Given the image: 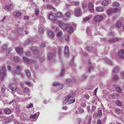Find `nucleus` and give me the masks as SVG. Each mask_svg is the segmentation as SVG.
I'll list each match as a JSON object with an SVG mask.
<instances>
[{"label": "nucleus", "mask_w": 124, "mask_h": 124, "mask_svg": "<svg viewBox=\"0 0 124 124\" xmlns=\"http://www.w3.org/2000/svg\"><path fill=\"white\" fill-rule=\"evenodd\" d=\"M75 95V94L74 93H71L68 95L69 104L74 102L75 101V99L73 98Z\"/></svg>", "instance_id": "1"}, {"label": "nucleus", "mask_w": 124, "mask_h": 124, "mask_svg": "<svg viewBox=\"0 0 124 124\" xmlns=\"http://www.w3.org/2000/svg\"><path fill=\"white\" fill-rule=\"evenodd\" d=\"M62 26H60L61 27H63L65 26V27L64 28L65 29H67L68 32L69 33L71 34L73 32L72 27L71 26L69 27L68 25L67 24L65 23H62Z\"/></svg>", "instance_id": "2"}, {"label": "nucleus", "mask_w": 124, "mask_h": 124, "mask_svg": "<svg viewBox=\"0 0 124 124\" xmlns=\"http://www.w3.org/2000/svg\"><path fill=\"white\" fill-rule=\"evenodd\" d=\"M74 13L75 15L77 17L80 16L82 14L80 8H78L75 9Z\"/></svg>", "instance_id": "3"}, {"label": "nucleus", "mask_w": 124, "mask_h": 124, "mask_svg": "<svg viewBox=\"0 0 124 124\" xmlns=\"http://www.w3.org/2000/svg\"><path fill=\"white\" fill-rule=\"evenodd\" d=\"M103 18V16L101 15H97L95 16L94 17V20L97 22L100 21Z\"/></svg>", "instance_id": "4"}, {"label": "nucleus", "mask_w": 124, "mask_h": 124, "mask_svg": "<svg viewBox=\"0 0 124 124\" xmlns=\"http://www.w3.org/2000/svg\"><path fill=\"white\" fill-rule=\"evenodd\" d=\"M15 50L17 53L20 54H22L23 53V48L22 47H16Z\"/></svg>", "instance_id": "5"}, {"label": "nucleus", "mask_w": 124, "mask_h": 124, "mask_svg": "<svg viewBox=\"0 0 124 124\" xmlns=\"http://www.w3.org/2000/svg\"><path fill=\"white\" fill-rule=\"evenodd\" d=\"M53 85L54 86L56 87L58 85H59V89H61L63 87V85L62 84H60L59 82H54Z\"/></svg>", "instance_id": "6"}, {"label": "nucleus", "mask_w": 124, "mask_h": 124, "mask_svg": "<svg viewBox=\"0 0 124 124\" xmlns=\"http://www.w3.org/2000/svg\"><path fill=\"white\" fill-rule=\"evenodd\" d=\"M69 53L68 47V46H65L64 49V54L66 56L68 57L69 55Z\"/></svg>", "instance_id": "7"}, {"label": "nucleus", "mask_w": 124, "mask_h": 124, "mask_svg": "<svg viewBox=\"0 0 124 124\" xmlns=\"http://www.w3.org/2000/svg\"><path fill=\"white\" fill-rule=\"evenodd\" d=\"M5 86L4 85H3V87L1 89V91L2 92V93H1L0 94V95H1L2 96V97H4L5 96H6V97H7L8 96L7 95H6L5 94V93H4L5 90Z\"/></svg>", "instance_id": "8"}, {"label": "nucleus", "mask_w": 124, "mask_h": 124, "mask_svg": "<svg viewBox=\"0 0 124 124\" xmlns=\"http://www.w3.org/2000/svg\"><path fill=\"white\" fill-rule=\"evenodd\" d=\"M69 99L68 98V95L67 96L64 98L63 99V105H68L69 104Z\"/></svg>", "instance_id": "9"}, {"label": "nucleus", "mask_w": 124, "mask_h": 124, "mask_svg": "<svg viewBox=\"0 0 124 124\" xmlns=\"http://www.w3.org/2000/svg\"><path fill=\"white\" fill-rule=\"evenodd\" d=\"M70 16L71 14L70 12H66L63 16L64 20H67L70 18Z\"/></svg>", "instance_id": "10"}, {"label": "nucleus", "mask_w": 124, "mask_h": 124, "mask_svg": "<svg viewBox=\"0 0 124 124\" xmlns=\"http://www.w3.org/2000/svg\"><path fill=\"white\" fill-rule=\"evenodd\" d=\"M31 50L34 52V53L35 54H37L39 52V51L37 50V47L36 46H34L31 47Z\"/></svg>", "instance_id": "11"}, {"label": "nucleus", "mask_w": 124, "mask_h": 124, "mask_svg": "<svg viewBox=\"0 0 124 124\" xmlns=\"http://www.w3.org/2000/svg\"><path fill=\"white\" fill-rule=\"evenodd\" d=\"M9 86L10 89L12 90L15 91L16 89V85L15 84H11Z\"/></svg>", "instance_id": "12"}, {"label": "nucleus", "mask_w": 124, "mask_h": 124, "mask_svg": "<svg viewBox=\"0 0 124 124\" xmlns=\"http://www.w3.org/2000/svg\"><path fill=\"white\" fill-rule=\"evenodd\" d=\"M21 14V13L19 11L15 12L13 13V16L14 17H18L20 16Z\"/></svg>", "instance_id": "13"}, {"label": "nucleus", "mask_w": 124, "mask_h": 124, "mask_svg": "<svg viewBox=\"0 0 124 124\" xmlns=\"http://www.w3.org/2000/svg\"><path fill=\"white\" fill-rule=\"evenodd\" d=\"M13 5L12 4H11L5 6L4 8L5 9H7L9 10H11L13 8Z\"/></svg>", "instance_id": "14"}, {"label": "nucleus", "mask_w": 124, "mask_h": 124, "mask_svg": "<svg viewBox=\"0 0 124 124\" xmlns=\"http://www.w3.org/2000/svg\"><path fill=\"white\" fill-rule=\"evenodd\" d=\"M88 7L91 12H93L94 10V6L93 4L91 3H89L88 5Z\"/></svg>", "instance_id": "15"}, {"label": "nucleus", "mask_w": 124, "mask_h": 124, "mask_svg": "<svg viewBox=\"0 0 124 124\" xmlns=\"http://www.w3.org/2000/svg\"><path fill=\"white\" fill-rule=\"evenodd\" d=\"M48 17L50 20H55L56 18V17L54 16L52 13L48 15Z\"/></svg>", "instance_id": "16"}, {"label": "nucleus", "mask_w": 124, "mask_h": 124, "mask_svg": "<svg viewBox=\"0 0 124 124\" xmlns=\"http://www.w3.org/2000/svg\"><path fill=\"white\" fill-rule=\"evenodd\" d=\"M118 55L121 58H124V50L122 49L119 52Z\"/></svg>", "instance_id": "17"}, {"label": "nucleus", "mask_w": 124, "mask_h": 124, "mask_svg": "<svg viewBox=\"0 0 124 124\" xmlns=\"http://www.w3.org/2000/svg\"><path fill=\"white\" fill-rule=\"evenodd\" d=\"M122 24V23L120 21H117L116 23V26L118 28L120 27H121Z\"/></svg>", "instance_id": "18"}, {"label": "nucleus", "mask_w": 124, "mask_h": 124, "mask_svg": "<svg viewBox=\"0 0 124 124\" xmlns=\"http://www.w3.org/2000/svg\"><path fill=\"white\" fill-rule=\"evenodd\" d=\"M48 35L49 37L53 38L54 36V33L52 31H50L48 33Z\"/></svg>", "instance_id": "19"}, {"label": "nucleus", "mask_w": 124, "mask_h": 124, "mask_svg": "<svg viewBox=\"0 0 124 124\" xmlns=\"http://www.w3.org/2000/svg\"><path fill=\"white\" fill-rule=\"evenodd\" d=\"M16 68L18 69L19 70H16L15 71L16 73L18 74L20 73V71H21V67L18 65L16 66Z\"/></svg>", "instance_id": "20"}, {"label": "nucleus", "mask_w": 124, "mask_h": 124, "mask_svg": "<svg viewBox=\"0 0 124 124\" xmlns=\"http://www.w3.org/2000/svg\"><path fill=\"white\" fill-rule=\"evenodd\" d=\"M62 35V33L61 30H60L57 33L56 36L57 37L61 38Z\"/></svg>", "instance_id": "21"}, {"label": "nucleus", "mask_w": 124, "mask_h": 124, "mask_svg": "<svg viewBox=\"0 0 124 124\" xmlns=\"http://www.w3.org/2000/svg\"><path fill=\"white\" fill-rule=\"evenodd\" d=\"M103 8L102 7H98L96 8V10L98 12H101L103 11Z\"/></svg>", "instance_id": "22"}, {"label": "nucleus", "mask_w": 124, "mask_h": 124, "mask_svg": "<svg viewBox=\"0 0 124 124\" xmlns=\"http://www.w3.org/2000/svg\"><path fill=\"white\" fill-rule=\"evenodd\" d=\"M53 58V54L51 53H49L47 55V58L49 60Z\"/></svg>", "instance_id": "23"}, {"label": "nucleus", "mask_w": 124, "mask_h": 124, "mask_svg": "<svg viewBox=\"0 0 124 124\" xmlns=\"http://www.w3.org/2000/svg\"><path fill=\"white\" fill-rule=\"evenodd\" d=\"M4 112L7 114H9L11 112V110L9 108H6L4 110Z\"/></svg>", "instance_id": "24"}, {"label": "nucleus", "mask_w": 124, "mask_h": 124, "mask_svg": "<svg viewBox=\"0 0 124 124\" xmlns=\"http://www.w3.org/2000/svg\"><path fill=\"white\" fill-rule=\"evenodd\" d=\"M66 83L67 84L70 83H73V80H71L70 78H69L67 79L65 81Z\"/></svg>", "instance_id": "25"}, {"label": "nucleus", "mask_w": 124, "mask_h": 124, "mask_svg": "<svg viewBox=\"0 0 124 124\" xmlns=\"http://www.w3.org/2000/svg\"><path fill=\"white\" fill-rule=\"evenodd\" d=\"M86 32L87 34L90 35L91 34V30L89 27H87L86 29Z\"/></svg>", "instance_id": "26"}, {"label": "nucleus", "mask_w": 124, "mask_h": 124, "mask_svg": "<svg viewBox=\"0 0 124 124\" xmlns=\"http://www.w3.org/2000/svg\"><path fill=\"white\" fill-rule=\"evenodd\" d=\"M13 59L14 61L16 62H18L19 61V58L16 56H14L13 57Z\"/></svg>", "instance_id": "27"}, {"label": "nucleus", "mask_w": 124, "mask_h": 124, "mask_svg": "<svg viewBox=\"0 0 124 124\" xmlns=\"http://www.w3.org/2000/svg\"><path fill=\"white\" fill-rule=\"evenodd\" d=\"M27 76L28 77H29L31 75V73L29 70H26L25 71Z\"/></svg>", "instance_id": "28"}, {"label": "nucleus", "mask_w": 124, "mask_h": 124, "mask_svg": "<svg viewBox=\"0 0 124 124\" xmlns=\"http://www.w3.org/2000/svg\"><path fill=\"white\" fill-rule=\"evenodd\" d=\"M115 103L119 106H121L122 105V103L120 101L117 100L116 101Z\"/></svg>", "instance_id": "29"}, {"label": "nucleus", "mask_w": 124, "mask_h": 124, "mask_svg": "<svg viewBox=\"0 0 124 124\" xmlns=\"http://www.w3.org/2000/svg\"><path fill=\"white\" fill-rule=\"evenodd\" d=\"M108 3V2L107 0H104L102 2V4L103 6H106L107 5Z\"/></svg>", "instance_id": "30"}, {"label": "nucleus", "mask_w": 124, "mask_h": 124, "mask_svg": "<svg viewBox=\"0 0 124 124\" xmlns=\"http://www.w3.org/2000/svg\"><path fill=\"white\" fill-rule=\"evenodd\" d=\"M23 59L25 62L26 63H28L30 62V60L26 57H23Z\"/></svg>", "instance_id": "31"}, {"label": "nucleus", "mask_w": 124, "mask_h": 124, "mask_svg": "<svg viewBox=\"0 0 124 124\" xmlns=\"http://www.w3.org/2000/svg\"><path fill=\"white\" fill-rule=\"evenodd\" d=\"M12 50V48L11 47H9L6 49V53L7 54H9Z\"/></svg>", "instance_id": "32"}, {"label": "nucleus", "mask_w": 124, "mask_h": 124, "mask_svg": "<svg viewBox=\"0 0 124 124\" xmlns=\"http://www.w3.org/2000/svg\"><path fill=\"white\" fill-rule=\"evenodd\" d=\"M118 40V39L117 38H115L114 39H111L109 40V42H113L117 41Z\"/></svg>", "instance_id": "33"}, {"label": "nucleus", "mask_w": 124, "mask_h": 124, "mask_svg": "<svg viewBox=\"0 0 124 124\" xmlns=\"http://www.w3.org/2000/svg\"><path fill=\"white\" fill-rule=\"evenodd\" d=\"M17 31L18 33L20 34H22L23 32V31L22 29H18Z\"/></svg>", "instance_id": "34"}, {"label": "nucleus", "mask_w": 124, "mask_h": 124, "mask_svg": "<svg viewBox=\"0 0 124 124\" xmlns=\"http://www.w3.org/2000/svg\"><path fill=\"white\" fill-rule=\"evenodd\" d=\"M119 70V68L117 67H116L113 69V72L116 73Z\"/></svg>", "instance_id": "35"}, {"label": "nucleus", "mask_w": 124, "mask_h": 124, "mask_svg": "<svg viewBox=\"0 0 124 124\" xmlns=\"http://www.w3.org/2000/svg\"><path fill=\"white\" fill-rule=\"evenodd\" d=\"M56 16L58 17L61 18L62 16V15L61 12H58L56 13Z\"/></svg>", "instance_id": "36"}, {"label": "nucleus", "mask_w": 124, "mask_h": 124, "mask_svg": "<svg viewBox=\"0 0 124 124\" xmlns=\"http://www.w3.org/2000/svg\"><path fill=\"white\" fill-rule=\"evenodd\" d=\"M90 19V18L89 17H86L84 18L83 19V22L84 23L88 21Z\"/></svg>", "instance_id": "37"}, {"label": "nucleus", "mask_w": 124, "mask_h": 124, "mask_svg": "<svg viewBox=\"0 0 124 124\" xmlns=\"http://www.w3.org/2000/svg\"><path fill=\"white\" fill-rule=\"evenodd\" d=\"M39 12V10L38 8H36L35 10V14L36 16H38Z\"/></svg>", "instance_id": "38"}, {"label": "nucleus", "mask_w": 124, "mask_h": 124, "mask_svg": "<svg viewBox=\"0 0 124 124\" xmlns=\"http://www.w3.org/2000/svg\"><path fill=\"white\" fill-rule=\"evenodd\" d=\"M113 12L112 9H110L107 10V13L108 15H110Z\"/></svg>", "instance_id": "39"}, {"label": "nucleus", "mask_w": 124, "mask_h": 124, "mask_svg": "<svg viewBox=\"0 0 124 124\" xmlns=\"http://www.w3.org/2000/svg\"><path fill=\"white\" fill-rule=\"evenodd\" d=\"M8 46L7 44H4L2 46V49L3 50H5L6 49H7Z\"/></svg>", "instance_id": "40"}, {"label": "nucleus", "mask_w": 124, "mask_h": 124, "mask_svg": "<svg viewBox=\"0 0 124 124\" xmlns=\"http://www.w3.org/2000/svg\"><path fill=\"white\" fill-rule=\"evenodd\" d=\"M116 90L117 92L119 93H121L122 91L121 89L119 87H117L116 89Z\"/></svg>", "instance_id": "41"}, {"label": "nucleus", "mask_w": 124, "mask_h": 124, "mask_svg": "<svg viewBox=\"0 0 124 124\" xmlns=\"http://www.w3.org/2000/svg\"><path fill=\"white\" fill-rule=\"evenodd\" d=\"M118 79V78L116 75H114L112 77V80L113 81L117 80Z\"/></svg>", "instance_id": "42"}, {"label": "nucleus", "mask_w": 124, "mask_h": 124, "mask_svg": "<svg viewBox=\"0 0 124 124\" xmlns=\"http://www.w3.org/2000/svg\"><path fill=\"white\" fill-rule=\"evenodd\" d=\"M105 60V61L107 63L111 65L112 64V62L111 61L109 60L107 58V59Z\"/></svg>", "instance_id": "43"}, {"label": "nucleus", "mask_w": 124, "mask_h": 124, "mask_svg": "<svg viewBox=\"0 0 124 124\" xmlns=\"http://www.w3.org/2000/svg\"><path fill=\"white\" fill-rule=\"evenodd\" d=\"M39 32L40 33H43L45 31L44 29L42 27H41L39 28Z\"/></svg>", "instance_id": "44"}, {"label": "nucleus", "mask_w": 124, "mask_h": 124, "mask_svg": "<svg viewBox=\"0 0 124 124\" xmlns=\"http://www.w3.org/2000/svg\"><path fill=\"white\" fill-rule=\"evenodd\" d=\"M37 116V114H35L33 115H31L30 116V118L32 119H35Z\"/></svg>", "instance_id": "45"}, {"label": "nucleus", "mask_w": 124, "mask_h": 124, "mask_svg": "<svg viewBox=\"0 0 124 124\" xmlns=\"http://www.w3.org/2000/svg\"><path fill=\"white\" fill-rule=\"evenodd\" d=\"M119 3L116 2H114L113 3V5L114 6H118L119 5Z\"/></svg>", "instance_id": "46"}, {"label": "nucleus", "mask_w": 124, "mask_h": 124, "mask_svg": "<svg viewBox=\"0 0 124 124\" xmlns=\"http://www.w3.org/2000/svg\"><path fill=\"white\" fill-rule=\"evenodd\" d=\"M47 7L48 8L51 9L54 11L55 10V8H54L50 5H47Z\"/></svg>", "instance_id": "47"}, {"label": "nucleus", "mask_w": 124, "mask_h": 124, "mask_svg": "<svg viewBox=\"0 0 124 124\" xmlns=\"http://www.w3.org/2000/svg\"><path fill=\"white\" fill-rule=\"evenodd\" d=\"M64 72V70L63 69H62L60 72V76L61 77L63 75Z\"/></svg>", "instance_id": "48"}, {"label": "nucleus", "mask_w": 124, "mask_h": 124, "mask_svg": "<svg viewBox=\"0 0 124 124\" xmlns=\"http://www.w3.org/2000/svg\"><path fill=\"white\" fill-rule=\"evenodd\" d=\"M7 76L6 73L5 72H3L2 74V80L5 77Z\"/></svg>", "instance_id": "49"}, {"label": "nucleus", "mask_w": 124, "mask_h": 124, "mask_svg": "<svg viewBox=\"0 0 124 124\" xmlns=\"http://www.w3.org/2000/svg\"><path fill=\"white\" fill-rule=\"evenodd\" d=\"M62 49L60 47L58 48V53L59 55H60L61 54Z\"/></svg>", "instance_id": "50"}, {"label": "nucleus", "mask_w": 124, "mask_h": 124, "mask_svg": "<svg viewBox=\"0 0 124 124\" xmlns=\"http://www.w3.org/2000/svg\"><path fill=\"white\" fill-rule=\"evenodd\" d=\"M87 6V4L85 3H83L82 5V7L83 8H85Z\"/></svg>", "instance_id": "51"}, {"label": "nucleus", "mask_w": 124, "mask_h": 124, "mask_svg": "<svg viewBox=\"0 0 124 124\" xmlns=\"http://www.w3.org/2000/svg\"><path fill=\"white\" fill-rule=\"evenodd\" d=\"M25 55L27 56H29L31 54L30 52L28 51L25 52Z\"/></svg>", "instance_id": "52"}, {"label": "nucleus", "mask_w": 124, "mask_h": 124, "mask_svg": "<svg viewBox=\"0 0 124 124\" xmlns=\"http://www.w3.org/2000/svg\"><path fill=\"white\" fill-rule=\"evenodd\" d=\"M80 105L81 106L83 107H85L86 106L85 103L84 102H82L81 103Z\"/></svg>", "instance_id": "53"}, {"label": "nucleus", "mask_w": 124, "mask_h": 124, "mask_svg": "<svg viewBox=\"0 0 124 124\" xmlns=\"http://www.w3.org/2000/svg\"><path fill=\"white\" fill-rule=\"evenodd\" d=\"M96 108V107L94 105H93L91 108V110L92 111H94Z\"/></svg>", "instance_id": "54"}, {"label": "nucleus", "mask_w": 124, "mask_h": 124, "mask_svg": "<svg viewBox=\"0 0 124 124\" xmlns=\"http://www.w3.org/2000/svg\"><path fill=\"white\" fill-rule=\"evenodd\" d=\"M65 39L67 40H68L70 38V36L69 35H66L65 36Z\"/></svg>", "instance_id": "55"}, {"label": "nucleus", "mask_w": 124, "mask_h": 124, "mask_svg": "<svg viewBox=\"0 0 124 124\" xmlns=\"http://www.w3.org/2000/svg\"><path fill=\"white\" fill-rule=\"evenodd\" d=\"M33 104L31 103L29 105H28L26 107L27 108H31L33 107Z\"/></svg>", "instance_id": "56"}, {"label": "nucleus", "mask_w": 124, "mask_h": 124, "mask_svg": "<svg viewBox=\"0 0 124 124\" xmlns=\"http://www.w3.org/2000/svg\"><path fill=\"white\" fill-rule=\"evenodd\" d=\"M39 59L40 62H42L44 60L45 58L44 57H40Z\"/></svg>", "instance_id": "57"}, {"label": "nucleus", "mask_w": 124, "mask_h": 124, "mask_svg": "<svg viewBox=\"0 0 124 124\" xmlns=\"http://www.w3.org/2000/svg\"><path fill=\"white\" fill-rule=\"evenodd\" d=\"M116 112L117 114H119L120 112V110L119 109H115Z\"/></svg>", "instance_id": "58"}, {"label": "nucleus", "mask_w": 124, "mask_h": 124, "mask_svg": "<svg viewBox=\"0 0 124 124\" xmlns=\"http://www.w3.org/2000/svg\"><path fill=\"white\" fill-rule=\"evenodd\" d=\"M92 47L91 46H88L86 47V49L87 50L90 51L92 49Z\"/></svg>", "instance_id": "59"}, {"label": "nucleus", "mask_w": 124, "mask_h": 124, "mask_svg": "<svg viewBox=\"0 0 124 124\" xmlns=\"http://www.w3.org/2000/svg\"><path fill=\"white\" fill-rule=\"evenodd\" d=\"M89 97V96L87 93L85 94L84 95V97L86 99H88Z\"/></svg>", "instance_id": "60"}, {"label": "nucleus", "mask_w": 124, "mask_h": 124, "mask_svg": "<svg viewBox=\"0 0 124 124\" xmlns=\"http://www.w3.org/2000/svg\"><path fill=\"white\" fill-rule=\"evenodd\" d=\"M29 91V90L28 88H26L24 90V92H28Z\"/></svg>", "instance_id": "61"}, {"label": "nucleus", "mask_w": 124, "mask_h": 124, "mask_svg": "<svg viewBox=\"0 0 124 124\" xmlns=\"http://www.w3.org/2000/svg\"><path fill=\"white\" fill-rule=\"evenodd\" d=\"M86 78V76L84 75H82V79H85Z\"/></svg>", "instance_id": "62"}, {"label": "nucleus", "mask_w": 124, "mask_h": 124, "mask_svg": "<svg viewBox=\"0 0 124 124\" xmlns=\"http://www.w3.org/2000/svg\"><path fill=\"white\" fill-rule=\"evenodd\" d=\"M93 66H91V67H89V69L88 71V72H90V70L93 69Z\"/></svg>", "instance_id": "63"}, {"label": "nucleus", "mask_w": 124, "mask_h": 124, "mask_svg": "<svg viewBox=\"0 0 124 124\" xmlns=\"http://www.w3.org/2000/svg\"><path fill=\"white\" fill-rule=\"evenodd\" d=\"M112 9L113 12H116L118 10V9L117 8H115L114 9Z\"/></svg>", "instance_id": "64"}]
</instances>
